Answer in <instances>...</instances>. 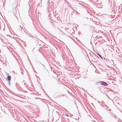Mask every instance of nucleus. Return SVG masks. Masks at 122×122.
<instances>
[{
  "label": "nucleus",
  "mask_w": 122,
  "mask_h": 122,
  "mask_svg": "<svg viewBox=\"0 0 122 122\" xmlns=\"http://www.w3.org/2000/svg\"><path fill=\"white\" fill-rule=\"evenodd\" d=\"M101 84L102 85H103V86H107L108 85V84L106 82H101Z\"/></svg>",
  "instance_id": "obj_1"
},
{
  "label": "nucleus",
  "mask_w": 122,
  "mask_h": 122,
  "mask_svg": "<svg viewBox=\"0 0 122 122\" xmlns=\"http://www.w3.org/2000/svg\"><path fill=\"white\" fill-rule=\"evenodd\" d=\"M8 79L10 81L11 79V77L10 76H8L7 77Z\"/></svg>",
  "instance_id": "obj_2"
},
{
  "label": "nucleus",
  "mask_w": 122,
  "mask_h": 122,
  "mask_svg": "<svg viewBox=\"0 0 122 122\" xmlns=\"http://www.w3.org/2000/svg\"><path fill=\"white\" fill-rule=\"evenodd\" d=\"M97 54L102 59V56L100 54L97 53Z\"/></svg>",
  "instance_id": "obj_3"
},
{
  "label": "nucleus",
  "mask_w": 122,
  "mask_h": 122,
  "mask_svg": "<svg viewBox=\"0 0 122 122\" xmlns=\"http://www.w3.org/2000/svg\"><path fill=\"white\" fill-rule=\"evenodd\" d=\"M65 115L66 116H67V117H69V116H68V115H66V114Z\"/></svg>",
  "instance_id": "obj_4"
}]
</instances>
